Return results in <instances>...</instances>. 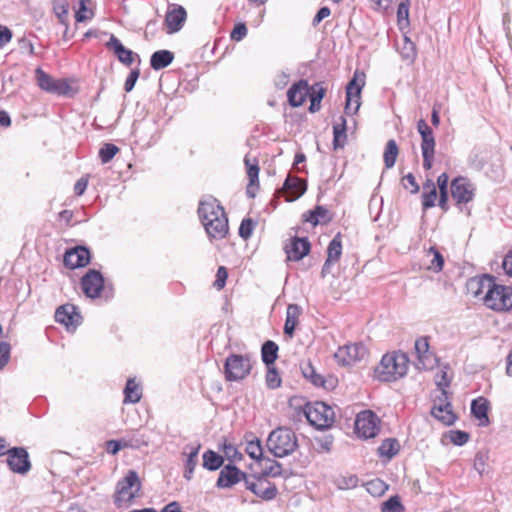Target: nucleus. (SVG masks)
<instances>
[{
  "label": "nucleus",
  "mask_w": 512,
  "mask_h": 512,
  "mask_svg": "<svg viewBox=\"0 0 512 512\" xmlns=\"http://www.w3.org/2000/svg\"><path fill=\"white\" fill-rule=\"evenodd\" d=\"M199 218L210 238L222 239L229 230L224 208L213 196L203 197L198 206Z\"/></svg>",
  "instance_id": "f257e3e1"
},
{
  "label": "nucleus",
  "mask_w": 512,
  "mask_h": 512,
  "mask_svg": "<svg viewBox=\"0 0 512 512\" xmlns=\"http://www.w3.org/2000/svg\"><path fill=\"white\" fill-rule=\"evenodd\" d=\"M409 359L403 352L385 354L376 366L375 378L383 382L396 381L406 375Z\"/></svg>",
  "instance_id": "f03ea898"
},
{
  "label": "nucleus",
  "mask_w": 512,
  "mask_h": 512,
  "mask_svg": "<svg viewBox=\"0 0 512 512\" xmlns=\"http://www.w3.org/2000/svg\"><path fill=\"white\" fill-rule=\"evenodd\" d=\"M295 433L288 428H277L272 431L267 439V447L275 457L290 455L297 448Z\"/></svg>",
  "instance_id": "7ed1b4c3"
},
{
  "label": "nucleus",
  "mask_w": 512,
  "mask_h": 512,
  "mask_svg": "<svg viewBox=\"0 0 512 512\" xmlns=\"http://www.w3.org/2000/svg\"><path fill=\"white\" fill-rule=\"evenodd\" d=\"M484 305L497 312L512 310V287L496 284L493 280L491 287L482 297Z\"/></svg>",
  "instance_id": "20e7f679"
},
{
  "label": "nucleus",
  "mask_w": 512,
  "mask_h": 512,
  "mask_svg": "<svg viewBox=\"0 0 512 512\" xmlns=\"http://www.w3.org/2000/svg\"><path fill=\"white\" fill-rule=\"evenodd\" d=\"M304 412L309 423L319 430L331 427L335 421L334 409L324 402L309 403Z\"/></svg>",
  "instance_id": "39448f33"
},
{
  "label": "nucleus",
  "mask_w": 512,
  "mask_h": 512,
  "mask_svg": "<svg viewBox=\"0 0 512 512\" xmlns=\"http://www.w3.org/2000/svg\"><path fill=\"white\" fill-rule=\"evenodd\" d=\"M141 483L136 471L129 470L126 476L117 483L114 502L118 507L128 506L136 497Z\"/></svg>",
  "instance_id": "423d86ee"
},
{
  "label": "nucleus",
  "mask_w": 512,
  "mask_h": 512,
  "mask_svg": "<svg viewBox=\"0 0 512 512\" xmlns=\"http://www.w3.org/2000/svg\"><path fill=\"white\" fill-rule=\"evenodd\" d=\"M249 355L232 354L226 358L224 364L225 377L228 381H239L246 378L251 371Z\"/></svg>",
  "instance_id": "0eeeda50"
},
{
  "label": "nucleus",
  "mask_w": 512,
  "mask_h": 512,
  "mask_svg": "<svg viewBox=\"0 0 512 512\" xmlns=\"http://www.w3.org/2000/svg\"><path fill=\"white\" fill-rule=\"evenodd\" d=\"M417 131L421 136V151L423 157V168L430 170L433 165L435 154V137L432 128L424 119L417 122Z\"/></svg>",
  "instance_id": "6e6552de"
},
{
  "label": "nucleus",
  "mask_w": 512,
  "mask_h": 512,
  "mask_svg": "<svg viewBox=\"0 0 512 512\" xmlns=\"http://www.w3.org/2000/svg\"><path fill=\"white\" fill-rule=\"evenodd\" d=\"M368 356V350L362 343L346 344L338 348L334 357L336 361L343 366H350L357 362L365 360Z\"/></svg>",
  "instance_id": "1a4fd4ad"
},
{
  "label": "nucleus",
  "mask_w": 512,
  "mask_h": 512,
  "mask_svg": "<svg viewBox=\"0 0 512 512\" xmlns=\"http://www.w3.org/2000/svg\"><path fill=\"white\" fill-rule=\"evenodd\" d=\"M379 418L371 410H364L357 414L355 431L359 437L368 439L375 437L379 432Z\"/></svg>",
  "instance_id": "9d476101"
},
{
  "label": "nucleus",
  "mask_w": 512,
  "mask_h": 512,
  "mask_svg": "<svg viewBox=\"0 0 512 512\" xmlns=\"http://www.w3.org/2000/svg\"><path fill=\"white\" fill-rule=\"evenodd\" d=\"M245 487L265 501L274 499L278 493L276 486L264 476L249 475L245 479Z\"/></svg>",
  "instance_id": "9b49d317"
},
{
  "label": "nucleus",
  "mask_w": 512,
  "mask_h": 512,
  "mask_svg": "<svg viewBox=\"0 0 512 512\" xmlns=\"http://www.w3.org/2000/svg\"><path fill=\"white\" fill-rule=\"evenodd\" d=\"M365 84V74L356 71L353 78L346 87V106L347 113H355L360 107L361 90Z\"/></svg>",
  "instance_id": "f8f14e48"
},
{
  "label": "nucleus",
  "mask_w": 512,
  "mask_h": 512,
  "mask_svg": "<svg viewBox=\"0 0 512 512\" xmlns=\"http://www.w3.org/2000/svg\"><path fill=\"white\" fill-rule=\"evenodd\" d=\"M187 19L186 9L177 4L169 3L165 13L164 29L167 34H174L179 32Z\"/></svg>",
  "instance_id": "ddd939ff"
},
{
  "label": "nucleus",
  "mask_w": 512,
  "mask_h": 512,
  "mask_svg": "<svg viewBox=\"0 0 512 512\" xmlns=\"http://www.w3.org/2000/svg\"><path fill=\"white\" fill-rule=\"evenodd\" d=\"M451 196L456 205L467 204L474 199L475 186L465 177H457L451 182Z\"/></svg>",
  "instance_id": "4468645a"
},
{
  "label": "nucleus",
  "mask_w": 512,
  "mask_h": 512,
  "mask_svg": "<svg viewBox=\"0 0 512 512\" xmlns=\"http://www.w3.org/2000/svg\"><path fill=\"white\" fill-rule=\"evenodd\" d=\"M36 78L39 87L47 92L57 95H67L71 90V87L66 80H56L44 72L41 68L36 69Z\"/></svg>",
  "instance_id": "2eb2a0df"
},
{
  "label": "nucleus",
  "mask_w": 512,
  "mask_h": 512,
  "mask_svg": "<svg viewBox=\"0 0 512 512\" xmlns=\"http://www.w3.org/2000/svg\"><path fill=\"white\" fill-rule=\"evenodd\" d=\"M104 286V278L101 272L95 269H89L81 278V288L84 294L89 298H97Z\"/></svg>",
  "instance_id": "dca6fc26"
},
{
  "label": "nucleus",
  "mask_w": 512,
  "mask_h": 512,
  "mask_svg": "<svg viewBox=\"0 0 512 512\" xmlns=\"http://www.w3.org/2000/svg\"><path fill=\"white\" fill-rule=\"evenodd\" d=\"M7 464L13 472L19 474H26L31 468L28 452L22 447L7 451Z\"/></svg>",
  "instance_id": "f3484780"
},
{
  "label": "nucleus",
  "mask_w": 512,
  "mask_h": 512,
  "mask_svg": "<svg viewBox=\"0 0 512 512\" xmlns=\"http://www.w3.org/2000/svg\"><path fill=\"white\" fill-rule=\"evenodd\" d=\"M248 478L243 471L237 468L235 465H225L219 473V477L216 482L218 488H231L237 483L244 481Z\"/></svg>",
  "instance_id": "a211bd4d"
},
{
  "label": "nucleus",
  "mask_w": 512,
  "mask_h": 512,
  "mask_svg": "<svg viewBox=\"0 0 512 512\" xmlns=\"http://www.w3.org/2000/svg\"><path fill=\"white\" fill-rule=\"evenodd\" d=\"M415 352L417 354V369H431L434 366L435 357L429 350L427 337H420L415 341Z\"/></svg>",
  "instance_id": "6ab92c4d"
},
{
  "label": "nucleus",
  "mask_w": 512,
  "mask_h": 512,
  "mask_svg": "<svg viewBox=\"0 0 512 512\" xmlns=\"http://www.w3.org/2000/svg\"><path fill=\"white\" fill-rule=\"evenodd\" d=\"M63 262L70 269L84 267L90 262V252L86 247L77 246L65 253Z\"/></svg>",
  "instance_id": "aec40b11"
},
{
  "label": "nucleus",
  "mask_w": 512,
  "mask_h": 512,
  "mask_svg": "<svg viewBox=\"0 0 512 512\" xmlns=\"http://www.w3.org/2000/svg\"><path fill=\"white\" fill-rule=\"evenodd\" d=\"M306 189V182L296 176L288 175L283 184V193L289 202L301 197Z\"/></svg>",
  "instance_id": "412c9836"
},
{
  "label": "nucleus",
  "mask_w": 512,
  "mask_h": 512,
  "mask_svg": "<svg viewBox=\"0 0 512 512\" xmlns=\"http://www.w3.org/2000/svg\"><path fill=\"white\" fill-rule=\"evenodd\" d=\"M310 251V242L307 238L294 237L290 244L285 246L287 259L290 261H299Z\"/></svg>",
  "instance_id": "4be33fe9"
},
{
  "label": "nucleus",
  "mask_w": 512,
  "mask_h": 512,
  "mask_svg": "<svg viewBox=\"0 0 512 512\" xmlns=\"http://www.w3.org/2000/svg\"><path fill=\"white\" fill-rule=\"evenodd\" d=\"M309 84L306 80H299L294 83L287 92L288 102L292 107L301 106L310 93Z\"/></svg>",
  "instance_id": "5701e85b"
},
{
  "label": "nucleus",
  "mask_w": 512,
  "mask_h": 512,
  "mask_svg": "<svg viewBox=\"0 0 512 512\" xmlns=\"http://www.w3.org/2000/svg\"><path fill=\"white\" fill-rule=\"evenodd\" d=\"M106 46L109 49L113 50L118 60L126 66L132 65L134 57L138 56L132 50L124 47L121 41L113 34L110 36V39L107 42Z\"/></svg>",
  "instance_id": "b1692460"
},
{
  "label": "nucleus",
  "mask_w": 512,
  "mask_h": 512,
  "mask_svg": "<svg viewBox=\"0 0 512 512\" xmlns=\"http://www.w3.org/2000/svg\"><path fill=\"white\" fill-rule=\"evenodd\" d=\"M55 319L58 323L66 327L76 326L79 323L80 315L76 311V307L71 304H65L57 308Z\"/></svg>",
  "instance_id": "393cba45"
},
{
  "label": "nucleus",
  "mask_w": 512,
  "mask_h": 512,
  "mask_svg": "<svg viewBox=\"0 0 512 512\" xmlns=\"http://www.w3.org/2000/svg\"><path fill=\"white\" fill-rule=\"evenodd\" d=\"M423 266L430 271L440 272L444 266V257L438 249L430 247L424 250Z\"/></svg>",
  "instance_id": "a878e982"
},
{
  "label": "nucleus",
  "mask_w": 512,
  "mask_h": 512,
  "mask_svg": "<svg viewBox=\"0 0 512 512\" xmlns=\"http://www.w3.org/2000/svg\"><path fill=\"white\" fill-rule=\"evenodd\" d=\"M494 278L490 275L474 277L467 282V289L474 297L484 296L491 287Z\"/></svg>",
  "instance_id": "bb28decb"
},
{
  "label": "nucleus",
  "mask_w": 512,
  "mask_h": 512,
  "mask_svg": "<svg viewBox=\"0 0 512 512\" xmlns=\"http://www.w3.org/2000/svg\"><path fill=\"white\" fill-rule=\"evenodd\" d=\"M301 315V307L297 304H289L286 311V319L284 324V334L289 338L293 337L295 328L299 322Z\"/></svg>",
  "instance_id": "cd10ccee"
},
{
  "label": "nucleus",
  "mask_w": 512,
  "mask_h": 512,
  "mask_svg": "<svg viewBox=\"0 0 512 512\" xmlns=\"http://www.w3.org/2000/svg\"><path fill=\"white\" fill-rule=\"evenodd\" d=\"M200 444H189L184 448V454L187 455L185 462L184 477L190 480L193 476L194 469L197 465V457L200 450Z\"/></svg>",
  "instance_id": "c85d7f7f"
},
{
  "label": "nucleus",
  "mask_w": 512,
  "mask_h": 512,
  "mask_svg": "<svg viewBox=\"0 0 512 512\" xmlns=\"http://www.w3.org/2000/svg\"><path fill=\"white\" fill-rule=\"evenodd\" d=\"M431 414L445 425H452L456 420L450 403L435 404L431 410Z\"/></svg>",
  "instance_id": "c756f323"
},
{
  "label": "nucleus",
  "mask_w": 512,
  "mask_h": 512,
  "mask_svg": "<svg viewBox=\"0 0 512 512\" xmlns=\"http://www.w3.org/2000/svg\"><path fill=\"white\" fill-rule=\"evenodd\" d=\"M244 163L246 166L247 175L249 177V186L247 187V194L250 197H254V193H252L251 187L254 185H258V176L260 171L258 160L255 157L251 158L250 155H246L244 158Z\"/></svg>",
  "instance_id": "7c9ffc66"
},
{
  "label": "nucleus",
  "mask_w": 512,
  "mask_h": 512,
  "mask_svg": "<svg viewBox=\"0 0 512 512\" xmlns=\"http://www.w3.org/2000/svg\"><path fill=\"white\" fill-rule=\"evenodd\" d=\"M303 218L304 221L311 223L313 226L320 223L325 224L331 221L328 209L323 206H316L313 210L304 213Z\"/></svg>",
  "instance_id": "2f4dec72"
},
{
  "label": "nucleus",
  "mask_w": 512,
  "mask_h": 512,
  "mask_svg": "<svg viewBox=\"0 0 512 512\" xmlns=\"http://www.w3.org/2000/svg\"><path fill=\"white\" fill-rule=\"evenodd\" d=\"M488 408V401L483 397H478L471 403V412L480 421L482 426H486L489 423Z\"/></svg>",
  "instance_id": "473e14b6"
},
{
  "label": "nucleus",
  "mask_w": 512,
  "mask_h": 512,
  "mask_svg": "<svg viewBox=\"0 0 512 512\" xmlns=\"http://www.w3.org/2000/svg\"><path fill=\"white\" fill-rule=\"evenodd\" d=\"M173 60V52L169 50H158L151 55L150 66L156 71L161 70L168 67Z\"/></svg>",
  "instance_id": "72a5a7b5"
},
{
  "label": "nucleus",
  "mask_w": 512,
  "mask_h": 512,
  "mask_svg": "<svg viewBox=\"0 0 512 512\" xmlns=\"http://www.w3.org/2000/svg\"><path fill=\"white\" fill-rule=\"evenodd\" d=\"M437 198L436 185L433 180L428 179L423 185L422 206L423 210H427L435 206Z\"/></svg>",
  "instance_id": "f704fd0d"
},
{
  "label": "nucleus",
  "mask_w": 512,
  "mask_h": 512,
  "mask_svg": "<svg viewBox=\"0 0 512 512\" xmlns=\"http://www.w3.org/2000/svg\"><path fill=\"white\" fill-rule=\"evenodd\" d=\"M310 106L309 111L311 113H315L321 108V101L325 95V89L319 84L316 83L310 88Z\"/></svg>",
  "instance_id": "c9c22d12"
},
{
  "label": "nucleus",
  "mask_w": 512,
  "mask_h": 512,
  "mask_svg": "<svg viewBox=\"0 0 512 512\" xmlns=\"http://www.w3.org/2000/svg\"><path fill=\"white\" fill-rule=\"evenodd\" d=\"M262 361L269 367L278 357V345L271 340L266 341L261 349Z\"/></svg>",
  "instance_id": "e433bc0d"
},
{
  "label": "nucleus",
  "mask_w": 512,
  "mask_h": 512,
  "mask_svg": "<svg viewBox=\"0 0 512 512\" xmlns=\"http://www.w3.org/2000/svg\"><path fill=\"white\" fill-rule=\"evenodd\" d=\"M124 403H137L141 399V391L139 385L134 379H128L124 389Z\"/></svg>",
  "instance_id": "4c0bfd02"
},
{
  "label": "nucleus",
  "mask_w": 512,
  "mask_h": 512,
  "mask_svg": "<svg viewBox=\"0 0 512 512\" xmlns=\"http://www.w3.org/2000/svg\"><path fill=\"white\" fill-rule=\"evenodd\" d=\"M342 255V238L341 234L337 233L330 241L327 248V259L337 263Z\"/></svg>",
  "instance_id": "58836bf2"
},
{
  "label": "nucleus",
  "mask_w": 512,
  "mask_h": 512,
  "mask_svg": "<svg viewBox=\"0 0 512 512\" xmlns=\"http://www.w3.org/2000/svg\"><path fill=\"white\" fill-rule=\"evenodd\" d=\"M399 449L400 444L398 440L394 438H388L385 439L378 447V452L380 456H384L387 457L388 459H391L399 452Z\"/></svg>",
  "instance_id": "ea45409f"
},
{
  "label": "nucleus",
  "mask_w": 512,
  "mask_h": 512,
  "mask_svg": "<svg viewBox=\"0 0 512 512\" xmlns=\"http://www.w3.org/2000/svg\"><path fill=\"white\" fill-rule=\"evenodd\" d=\"M223 457L212 450L203 454V467L210 471H215L223 465Z\"/></svg>",
  "instance_id": "a19ab883"
},
{
  "label": "nucleus",
  "mask_w": 512,
  "mask_h": 512,
  "mask_svg": "<svg viewBox=\"0 0 512 512\" xmlns=\"http://www.w3.org/2000/svg\"><path fill=\"white\" fill-rule=\"evenodd\" d=\"M359 478L355 474H342L334 479V484L340 490L353 489L358 486Z\"/></svg>",
  "instance_id": "79ce46f5"
},
{
  "label": "nucleus",
  "mask_w": 512,
  "mask_h": 512,
  "mask_svg": "<svg viewBox=\"0 0 512 512\" xmlns=\"http://www.w3.org/2000/svg\"><path fill=\"white\" fill-rule=\"evenodd\" d=\"M265 2H249L248 6L246 8L248 17H253L252 23L255 25H259L262 21V18L265 13V9L263 7V4Z\"/></svg>",
  "instance_id": "37998d69"
},
{
  "label": "nucleus",
  "mask_w": 512,
  "mask_h": 512,
  "mask_svg": "<svg viewBox=\"0 0 512 512\" xmlns=\"http://www.w3.org/2000/svg\"><path fill=\"white\" fill-rule=\"evenodd\" d=\"M398 155V146L395 140L391 139L387 142L385 151H384V163L386 168H392L396 162Z\"/></svg>",
  "instance_id": "c03bdc74"
},
{
  "label": "nucleus",
  "mask_w": 512,
  "mask_h": 512,
  "mask_svg": "<svg viewBox=\"0 0 512 512\" xmlns=\"http://www.w3.org/2000/svg\"><path fill=\"white\" fill-rule=\"evenodd\" d=\"M388 488V484L379 478L372 479L366 483L367 492L374 497L382 496Z\"/></svg>",
  "instance_id": "a18cd8bd"
},
{
  "label": "nucleus",
  "mask_w": 512,
  "mask_h": 512,
  "mask_svg": "<svg viewBox=\"0 0 512 512\" xmlns=\"http://www.w3.org/2000/svg\"><path fill=\"white\" fill-rule=\"evenodd\" d=\"M301 370L303 376L309 380L315 386H322L324 384V380L321 375L317 374L314 367L311 363H304L301 365Z\"/></svg>",
  "instance_id": "49530a36"
},
{
  "label": "nucleus",
  "mask_w": 512,
  "mask_h": 512,
  "mask_svg": "<svg viewBox=\"0 0 512 512\" xmlns=\"http://www.w3.org/2000/svg\"><path fill=\"white\" fill-rule=\"evenodd\" d=\"M53 10L59 22L67 29L69 24V2H55Z\"/></svg>",
  "instance_id": "de8ad7c7"
},
{
  "label": "nucleus",
  "mask_w": 512,
  "mask_h": 512,
  "mask_svg": "<svg viewBox=\"0 0 512 512\" xmlns=\"http://www.w3.org/2000/svg\"><path fill=\"white\" fill-rule=\"evenodd\" d=\"M400 54L403 60L413 62L416 58V47L414 43L407 37H404V43L400 50Z\"/></svg>",
  "instance_id": "09e8293b"
},
{
  "label": "nucleus",
  "mask_w": 512,
  "mask_h": 512,
  "mask_svg": "<svg viewBox=\"0 0 512 512\" xmlns=\"http://www.w3.org/2000/svg\"><path fill=\"white\" fill-rule=\"evenodd\" d=\"M341 121H342L341 124L333 126V135H334L333 145H334V149L342 148L344 146V143L341 142V139L342 138H343V140L346 139V133H345L346 121H345V119L343 117H341Z\"/></svg>",
  "instance_id": "8fccbe9b"
},
{
  "label": "nucleus",
  "mask_w": 512,
  "mask_h": 512,
  "mask_svg": "<svg viewBox=\"0 0 512 512\" xmlns=\"http://www.w3.org/2000/svg\"><path fill=\"white\" fill-rule=\"evenodd\" d=\"M404 506L402 505L398 495L390 497L387 501L383 502L381 512H402Z\"/></svg>",
  "instance_id": "3c124183"
},
{
  "label": "nucleus",
  "mask_w": 512,
  "mask_h": 512,
  "mask_svg": "<svg viewBox=\"0 0 512 512\" xmlns=\"http://www.w3.org/2000/svg\"><path fill=\"white\" fill-rule=\"evenodd\" d=\"M119 148L112 144L106 143L99 150V157L102 163L106 164L113 159V157L118 153Z\"/></svg>",
  "instance_id": "603ef678"
},
{
  "label": "nucleus",
  "mask_w": 512,
  "mask_h": 512,
  "mask_svg": "<svg viewBox=\"0 0 512 512\" xmlns=\"http://www.w3.org/2000/svg\"><path fill=\"white\" fill-rule=\"evenodd\" d=\"M409 3L400 2L397 9V20L400 29L406 28L409 25Z\"/></svg>",
  "instance_id": "864d4df0"
},
{
  "label": "nucleus",
  "mask_w": 512,
  "mask_h": 512,
  "mask_svg": "<svg viewBox=\"0 0 512 512\" xmlns=\"http://www.w3.org/2000/svg\"><path fill=\"white\" fill-rule=\"evenodd\" d=\"M281 377L274 367H269L266 374V385L270 389H276L281 386Z\"/></svg>",
  "instance_id": "5fc2aeb1"
},
{
  "label": "nucleus",
  "mask_w": 512,
  "mask_h": 512,
  "mask_svg": "<svg viewBox=\"0 0 512 512\" xmlns=\"http://www.w3.org/2000/svg\"><path fill=\"white\" fill-rule=\"evenodd\" d=\"M255 225L256 223L252 219H243L239 227V236L244 240L249 239L253 233Z\"/></svg>",
  "instance_id": "6e6d98bb"
},
{
  "label": "nucleus",
  "mask_w": 512,
  "mask_h": 512,
  "mask_svg": "<svg viewBox=\"0 0 512 512\" xmlns=\"http://www.w3.org/2000/svg\"><path fill=\"white\" fill-rule=\"evenodd\" d=\"M469 434L465 431L461 430H451L448 433L449 440L457 446H462L466 444L469 440Z\"/></svg>",
  "instance_id": "4d7b16f0"
},
{
  "label": "nucleus",
  "mask_w": 512,
  "mask_h": 512,
  "mask_svg": "<svg viewBox=\"0 0 512 512\" xmlns=\"http://www.w3.org/2000/svg\"><path fill=\"white\" fill-rule=\"evenodd\" d=\"M246 453L255 460H259L262 457V446L258 439L249 441L246 445Z\"/></svg>",
  "instance_id": "13d9d810"
},
{
  "label": "nucleus",
  "mask_w": 512,
  "mask_h": 512,
  "mask_svg": "<svg viewBox=\"0 0 512 512\" xmlns=\"http://www.w3.org/2000/svg\"><path fill=\"white\" fill-rule=\"evenodd\" d=\"M223 453L224 456L231 462H237L242 459L241 452H239L237 447L232 443H224Z\"/></svg>",
  "instance_id": "bf43d9fd"
},
{
  "label": "nucleus",
  "mask_w": 512,
  "mask_h": 512,
  "mask_svg": "<svg viewBox=\"0 0 512 512\" xmlns=\"http://www.w3.org/2000/svg\"><path fill=\"white\" fill-rule=\"evenodd\" d=\"M85 4L86 2H79V8L75 11L76 22L81 23L93 18L92 9H88Z\"/></svg>",
  "instance_id": "052dcab7"
},
{
  "label": "nucleus",
  "mask_w": 512,
  "mask_h": 512,
  "mask_svg": "<svg viewBox=\"0 0 512 512\" xmlns=\"http://www.w3.org/2000/svg\"><path fill=\"white\" fill-rule=\"evenodd\" d=\"M131 446L127 441L123 440H109L106 442V451L111 454H117L122 448Z\"/></svg>",
  "instance_id": "680f3d73"
},
{
  "label": "nucleus",
  "mask_w": 512,
  "mask_h": 512,
  "mask_svg": "<svg viewBox=\"0 0 512 512\" xmlns=\"http://www.w3.org/2000/svg\"><path fill=\"white\" fill-rule=\"evenodd\" d=\"M11 345L6 341L0 342V370H2L10 360Z\"/></svg>",
  "instance_id": "e2e57ef3"
},
{
  "label": "nucleus",
  "mask_w": 512,
  "mask_h": 512,
  "mask_svg": "<svg viewBox=\"0 0 512 512\" xmlns=\"http://www.w3.org/2000/svg\"><path fill=\"white\" fill-rule=\"evenodd\" d=\"M269 462H270L269 466H266L264 468L263 474L261 476H264L266 478H267V476H273V477L280 476L282 474V465L275 460H271Z\"/></svg>",
  "instance_id": "0e129e2a"
},
{
  "label": "nucleus",
  "mask_w": 512,
  "mask_h": 512,
  "mask_svg": "<svg viewBox=\"0 0 512 512\" xmlns=\"http://www.w3.org/2000/svg\"><path fill=\"white\" fill-rule=\"evenodd\" d=\"M402 185L405 189H408L412 194H416L419 191V185L416 182V178L412 173H408L402 178Z\"/></svg>",
  "instance_id": "69168bd1"
},
{
  "label": "nucleus",
  "mask_w": 512,
  "mask_h": 512,
  "mask_svg": "<svg viewBox=\"0 0 512 512\" xmlns=\"http://www.w3.org/2000/svg\"><path fill=\"white\" fill-rule=\"evenodd\" d=\"M487 466V455L483 452H478L474 459V468L477 472L482 475Z\"/></svg>",
  "instance_id": "338daca9"
},
{
  "label": "nucleus",
  "mask_w": 512,
  "mask_h": 512,
  "mask_svg": "<svg viewBox=\"0 0 512 512\" xmlns=\"http://www.w3.org/2000/svg\"><path fill=\"white\" fill-rule=\"evenodd\" d=\"M247 35V27L244 23L235 25L230 33V38L234 41H241Z\"/></svg>",
  "instance_id": "774afa93"
}]
</instances>
